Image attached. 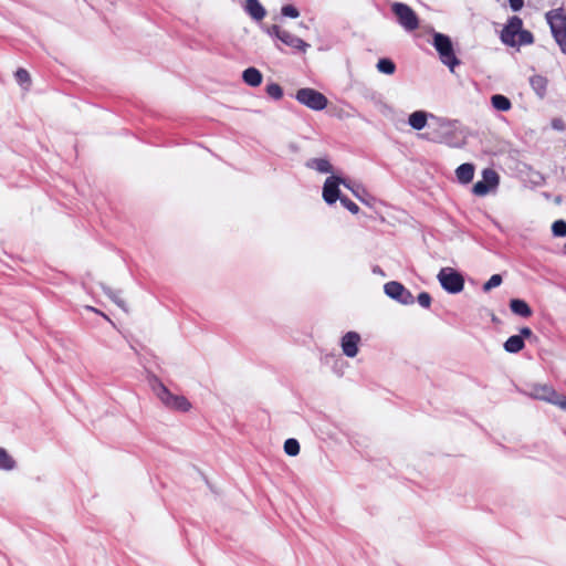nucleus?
<instances>
[{"label":"nucleus","mask_w":566,"mask_h":566,"mask_svg":"<svg viewBox=\"0 0 566 566\" xmlns=\"http://www.w3.org/2000/svg\"><path fill=\"white\" fill-rule=\"evenodd\" d=\"M432 45L439 54V59L451 72L460 65L461 61L454 52L453 43L449 35L434 32L432 36Z\"/></svg>","instance_id":"f257e3e1"},{"label":"nucleus","mask_w":566,"mask_h":566,"mask_svg":"<svg viewBox=\"0 0 566 566\" xmlns=\"http://www.w3.org/2000/svg\"><path fill=\"white\" fill-rule=\"evenodd\" d=\"M151 386L160 401L169 409L186 412L190 410L191 403L184 396H177L157 378L153 377Z\"/></svg>","instance_id":"f03ea898"},{"label":"nucleus","mask_w":566,"mask_h":566,"mask_svg":"<svg viewBox=\"0 0 566 566\" xmlns=\"http://www.w3.org/2000/svg\"><path fill=\"white\" fill-rule=\"evenodd\" d=\"M546 21L551 33L558 44L560 51L566 54V13L563 8L553 9L546 12Z\"/></svg>","instance_id":"7ed1b4c3"},{"label":"nucleus","mask_w":566,"mask_h":566,"mask_svg":"<svg viewBox=\"0 0 566 566\" xmlns=\"http://www.w3.org/2000/svg\"><path fill=\"white\" fill-rule=\"evenodd\" d=\"M437 279L441 287L450 294H458L464 289V276L453 268H442Z\"/></svg>","instance_id":"20e7f679"},{"label":"nucleus","mask_w":566,"mask_h":566,"mask_svg":"<svg viewBox=\"0 0 566 566\" xmlns=\"http://www.w3.org/2000/svg\"><path fill=\"white\" fill-rule=\"evenodd\" d=\"M391 11L396 15L398 23L406 31H415L419 28V18L411 7L402 2H394Z\"/></svg>","instance_id":"39448f33"},{"label":"nucleus","mask_w":566,"mask_h":566,"mask_svg":"<svg viewBox=\"0 0 566 566\" xmlns=\"http://www.w3.org/2000/svg\"><path fill=\"white\" fill-rule=\"evenodd\" d=\"M295 98L298 103L313 111H322L327 106L328 103L324 94L310 87L297 90Z\"/></svg>","instance_id":"423d86ee"},{"label":"nucleus","mask_w":566,"mask_h":566,"mask_svg":"<svg viewBox=\"0 0 566 566\" xmlns=\"http://www.w3.org/2000/svg\"><path fill=\"white\" fill-rule=\"evenodd\" d=\"M385 294L401 305H412L415 297L412 293L398 281H390L384 285Z\"/></svg>","instance_id":"0eeeda50"},{"label":"nucleus","mask_w":566,"mask_h":566,"mask_svg":"<svg viewBox=\"0 0 566 566\" xmlns=\"http://www.w3.org/2000/svg\"><path fill=\"white\" fill-rule=\"evenodd\" d=\"M500 176L492 168H485L482 171V179L476 181L472 187V192L475 196H485L491 190L495 189L499 186Z\"/></svg>","instance_id":"6e6552de"},{"label":"nucleus","mask_w":566,"mask_h":566,"mask_svg":"<svg viewBox=\"0 0 566 566\" xmlns=\"http://www.w3.org/2000/svg\"><path fill=\"white\" fill-rule=\"evenodd\" d=\"M522 27L523 20L518 15L510 17L500 33L501 42L507 46L516 48V36Z\"/></svg>","instance_id":"1a4fd4ad"},{"label":"nucleus","mask_w":566,"mask_h":566,"mask_svg":"<svg viewBox=\"0 0 566 566\" xmlns=\"http://www.w3.org/2000/svg\"><path fill=\"white\" fill-rule=\"evenodd\" d=\"M531 396L535 399L544 400L566 410V396L558 395L554 388L546 385L534 386Z\"/></svg>","instance_id":"9d476101"},{"label":"nucleus","mask_w":566,"mask_h":566,"mask_svg":"<svg viewBox=\"0 0 566 566\" xmlns=\"http://www.w3.org/2000/svg\"><path fill=\"white\" fill-rule=\"evenodd\" d=\"M345 178L332 175L326 178L323 185V199L327 205H333L340 199L339 185H343Z\"/></svg>","instance_id":"9b49d317"},{"label":"nucleus","mask_w":566,"mask_h":566,"mask_svg":"<svg viewBox=\"0 0 566 566\" xmlns=\"http://www.w3.org/2000/svg\"><path fill=\"white\" fill-rule=\"evenodd\" d=\"M360 335L357 332H347L340 338V347L343 354L349 358H354L359 350Z\"/></svg>","instance_id":"f8f14e48"},{"label":"nucleus","mask_w":566,"mask_h":566,"mask_svg":"<svg viewBox=\"0 0 566 566\" xmlns=\"http://www.w3.org/2000/svg\"><path fill=\"white\" fill-rule=\"evenodd\" d=\"M280 43H282L286 46H290L300 52H306V50L310 48L308 43H306L304 40L292 34L291 32H289L286 30L284 31V33H282Z\"/></svg>","instance_id":"ddd939ff"},{"label":"nucleus","mask_w":566,"mask_h":566,"mask_svg":"<svg viewBox=\"0 0 566 566\" xmlns=\"http://www.w3.org/2000/svg\"><path fill=\"white\" fill-rule=\"evenodd\" d=\"M430 120V113L424 111H415L408 117V124L416 130L423 129Z\"/></svg>","instance_id":"4468645a"},{"label":"nucleus","mask_w":566,"mask_h":566,"mask_svg":"<svg viewBox=\"0 0 566 566\" xmlns=\"http://www.w3.org/2000/svg\"><path fill=\"white\" fill-rule=\"evenodd\" d=\"M530 85L538 98L543 99L546 96L548 80L539 74L530 77Z\"/></svg>","instance_id":"2eb2a0df"},{"label":"nucleus","mask_w":566,"mask_h":566,"mask_svg":"<svg viewBox=\"0 0 566 566\" xmlns=\"http://www.w3.org/2000/svg\"><path fill=\"white\" fill-rule=\"evenodd\" d=\"M474 165L471 163L461 164L455 169V176L460 184L467 185L472 181L474 177Z\"/></svg>","instance_id":"dca6fc26"},{"label":"nucleus","mask_w":566,"mask_h":566,"mask_svg":"<svg viewBox=\"0 0 566 566\" xmlns=\"http://www.w3.org/2000/svg\"><path fill=\"white\" fill-rule=\"evenodd\" d=\"M510 310L513 314L524 318L533 314L531 306L522 298H512L510 301Z\"/></svg>","instance_id":"f3484780"},{"label":"nucleus","mask_w":566,"mask_h":566,"mask_svg":"<svg viewBox=\"0 0 566 566\" xmlns=\"http://www.w3.org/2000/svg\"><path fill=\"white\" fill-rule=\"evenodd\" d=\"M244 10L252 19L256 21L262 20L266 14L264 7L260 3L259 0H247Z\"/></svg>","instance_id":"a211bd4d"},{"label":"nucleus","mask_w":566,"mask_h":566,"mask_svg":"<svg viewBox=\"0 0 566 566\" xmlns=\"http://www.w3.org/2000/svg\"><path fill=\"white\" fill-rule=\"evenodd\" d=\"M305 167L321 174L333 172V166L327 158H311L305 163Z\"/></svg>","instance_id":"6ab92c4d"},{"label":"nucleus","mask_w":566,"mask_h":566,"mask_svg":"<svg viewBox=\"0 0 566 566\" xmlns=\"http://www.w3.org/2000/svg\"><path fill=\"white\" fill-rule=\"evenodd\" d=\"M262 73L256 67H248L242 73V80L245 84L256 87L262 83Z\"/></svg>","instance_id":"aec40b11"},{"label":"nucleus","mask_w":566,"mask_h":566,"mask_svg":"<svg viewBox=\"0 0 566 566\" xmlns=\"http://www.w3.org/2000/svg\"><path fill=\"white\" fill-rule=\"evenodd\" d=\"M503 346L507 353L516 354L524 348L525 343L522 339V336L512 335L505 340Z\"/></svg>","instance_id":"412c9836"},{"label":"nucleus","mask_w":566,"mask_h":566,"mask_svg":"<svg viewBox=\"0 0 566 566\" xmlns=\"http://www.w3.org/2000/svg\"><path fill=\"white\" fill-rule=\"evenodd\" d=\"M491 105L500 112H507L512 108V103L509 97L502 94H494L491 96Z\"/></svg>","instance_id":"4be33fe9"},{"label":"nucleus","mask_w":566,"mask_h":566,"mask_svg":"<svg viewBox=\"0 0 566 566\" xmlns=\"http://www.w3.org/2000/svg\"><path fill=\"white\" fill-rule=\"evenodd\" d=\"M343 186L349 189L358 200L366 202L365 196L367 195V190L361 184L352 181L350 179H345V181H343Z\"/></svg>","instance_id":"5701e85b"},{"label":"nucleus","mask_w":566,"mask_h":566,"mask_svg":"<svg viewBox=\"0 0 566 566\" xmlns=\"http://www.w3.org/2000/svg\"><path fill=\"white\" fill-rule=\"evenodd\" d=\"M102 290L104 293L123 311L127 312L126 303L120 296V291H114L109 286L105 284H101Z\"/></svg>","instance_id":"b1692460"},{"label":"nucleus","mask_w":566,"mask_h":566,"mask_svg":"<svg viewBox=\"0 0 566 566\" xmlns=\"http://www.w3.org/2000/svg\"><path fill=\"white\" fill-rule=\"evenodd\" d=\"M429 128L450 130L452 123L450 119L444 117H438L430 113V120L428 123Z\"/></svg>","instance_id":"393cba45"},{"label":"nucleus","mask_w":566,"mask_h":566,"mask_svg":"<svg viewBox=\"0 0 566 566\" xmlns=\"http://www.w3.org/2000/svg\"><path fill=\"white\" fill-rule=\"evenodd\" d=\"M17 467L15 460L8 453L4 448L0 447V470L12 471Z\"/></svg>","instance_id":"a878e982"},{"label":"nucleus","mask_w":566,"mask_h":566,"mask_svg":"<svg viewBox=\"0 0 566 566\" xmlns=\"http://www.w3.org/2000/svg\"><path fill=\"white\" fill-rule=\"evenodd\" d=\"M376 66L380 73H384L387 75H391L396 71V64L394 63L392 60H390L388 57L379 59Z\"/></svg>","instance_id":"bb28decb"},{"label":"nucleus","mask_w":566,"mask_h":566,"mask_svg":"<svg viewBox=\"0 0 566 566\" xmlns=\"http://www.w3.org/2000/svg\"><path fill=\"white\" fill-rule=\"evenodd\" d=\"M300 442L294 438H289L284 442V452L290 457H296L300 453Z\"/></svg>","instance_id":"cd10ccee"},{"label":"nucleus","mask_w":566,"mask_h":566,"mask_svg":"<svg viewBox=\"0 0 566 566\" xmlns=\"http://www.w3.org/2000/svg\"><path fill=\"white\" fill-rule=\"evenodd\" d=\"M517 46L531 45L534 43V35L531 31L521 29L516 39Z\"/></svg>","instance_id":"c85d7f7f"},{"label":"nucleus","mask_w":566,"mask_h":566,"mask_svg":"<svg viewBox=\"0 0 566 566\" xmlns=\"http://www.w3.org/2000/svg\"><path fill=\"white\" fill-rule=\"evenodd\" d=\"M266 94L273 99H281L283 96V90L277 83H270L265 87Z\"/></svg>","instance_id":"c756f323"},{"label":"nucleus","mask_w":566,"mask_h":566,"mask_svg":"<svg viewBox=\"0 0 566 566\" xmlns=\"http://www.w3.org/2000/svg\"><path fill=\"white\" fill-rule=\"evenodd\" d=\"M503 279L501 274H493L482 286L483 292H490L492 289L502 284Z\"/></svg>","instance_id":"7c9ffc66"},{"label":"nucleus","mask_w":566,"mask_h":566,"mask_svg":"<svg viewBox=\"0 0 566 566\" xmlns=\"http://www.w3.org/2000/svg\"><path fill=\"white\" fill-rule=\"evenodd\" d=\"M552 232L557 238L566 237V221L565 220H556L552 224Z\"/></svg>","instance_id":"2f4dec72"},{"label":"nucleus","mask_w":566,"mask_h":566,"mask_svg":"<svg viewBox=\"0 0 566 566\" xmlns=\"http://www.w3.org/2000/svg\"><path fill=\"white\" fill-rule=\"evenodd\" d=\"M281 14L286 18L296 19L300 17V11L293 4H285L281 8Z\"/></svg>","instance_id":"473e14b6"},{"label":"nucleus","mask_w":566,"mask_h":566,"mask_svg":"<svg viewBox=\"0 0 566 566\" xmlns=\"http://www.w3.org/2000/svg\"><path fill=\"white\" fill-rule=\"evenodd\" d=\"M263 30L271 36L276 39L279 42L282 38V33H284L285 30L281 29L277 24H272L269 27H263Z\"/></svg>","instance_id":"72a5a7b5"},{"label":"nucleus","mask_w":566,"mask_h":566,"mask_svg":"<svg viewBox=\"0 0 566 566\" xmlns=\"http://www.w3.org/2000/svg\"><path fill=\"white\" fill-rule=\"evenodd\" d=\"M15 80L17 82L21 85V86H24V85H29L30 82H31V77H30V74L27 70L24 69H18L17 72H15Z\"/></svg>","instance_id":"f704fd0d"},{"label":"nucleus","mask_w":566,"mask_h":566,"mask_svg":"<svg viewBox=\"0 0 566 566\" xmlns=\"http://www.w3.org/2000/svg\"><path fill=\"white\" fill-rule=\"evenodd\" d=\"M339 201H340L342 206L344 208H346L348 211H350L353 214L358 213L359 207L354 201H352L348 197L342 196Z\"/></svg>","instance_id":"c9c22d12"},{"label":"nucleus","mask_w":566,"mask_h":566,"mask_svg":"<svg viewBox=\"0 0 566 566\" xmlns=\"http://www.w3.org/2000/svg\"><path fill=\"white\" fill-rule=\"evenodd\" d=\"M417 302L423 308H429L432 302V297L428 292H421L417 296Z\"/></svg>","instance_id":"e433bc0d"},{"label":"nucleus","mask_w":566,"mask_h":566,"mask_svg":"<svg viewBox=\"0 0 566 566\" xmlns=\"http://www.w3.org/2000/svg\"><path fill=\"white\" fill-rule=\"evenodd\" d=\"M510 3V8L517 12L524 7V0H507Z\"/></svg>","instance_id":"4c0bfd02"},{"label":"nucleus","mask_w":566,"mask_h":566,"mask_svg":"<svg viewBox=\"0 0 566 566\" xmlns=\"http://www.w3.org/2000/svg\"><path fill=\"white\" fill-rule=\"evenodd\" d=\"M552 127L555 130L562 132L565 129V123L562 118H554L552 120Z\"/></svg>","instance_id":"58836bf2"},{"label":"nucleus","mask_w":566,"mask_h":566,"mask_svg":"<svg viewBox=\"0 0 566 566\" xmlns=\"http://www.w3.org/2000/svg\"><path fill=\"white\" fill-rule=\"evenodd\" d=\"M533 335V332L530 327L525 326L520 329V334L517 336H522V339L530 338Z\"/></svg>","instance_id":"ea45409f"},{"label":"nucleus","mask_w":566,"mask_h":566,"mask_svg":"<svg viewBox=\"0 0 566 566\" xmlns=\"http://www.w3.org/2000/svg\"><path fill=\"white\" fill-rule=\"evenodd\" d=\"M373 272H374V273H379V274L384 275V272H382V270H381L379 266H375V268L373 269Z\"/></svg>","instance_id":"a19ab883"},{"label":"nucleus","mask_w":566,"mask_h":566,"mask_svg":"<svg viewBox=\"0 0 566 566\" xmlns=\"http://www.w3.org/2000/svg\"><path fill=\"white\" fill-rule=\"evenodd\" d=\"M275 48L280 51H283L282 46L279 43H275Z\"/></svg>","instance_id":"79ce46f5"},{"label":"nucleus","mask_w":566,"mask_h":566,"mask_svg":"<svg viewBox=\"0 0 566 566\" xmlns=\"http://www.w3.org/2000/svg\"><path fill=\"white\" fill-rule=\"evenodd\" d=\"M430 139L433 140V142H438L439 140L437 136L431 137Z\"/></svg>","instance_id":"37998d69"},{"label":"nucleus","mask_w":566,"mask_h":566,"mask_svg":"<svg viewBox=\"0 0 566 566\" xmlns=\"http://www.w3.org/2000/svg\"><path fill=\"white\" fill-rule=\"evenodd\" d=\"M87 308L93 311V312H97L94 307L87 306Z\"/></svg>","instance_id":"c03bdc74"}]
</instances>
